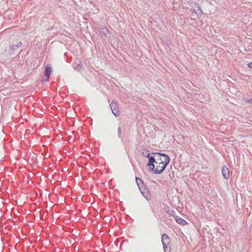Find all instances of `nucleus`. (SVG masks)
Segmentation results:
<instances>
[{
  "instance_id": "5",
  "label": "nucleus",
  "mask_w": 252,
  "mask_h": 252,
  "mask_svg": "<svg viewBox=\"0 0 252 252\" xmlns=\"http://www.w3.org/2000/svg\"><path fill=\"white\" fill-rule=\"evenodd\" d=\"M176 221L181 225L185 226L188 224V222L182 218L176 216L175 218Z\"/></svg>"
},
{
  "instance_id": "4",
  "label": "nucleus",
  "mask_w": 252,
  "mask_h": 252,
  "mask_svg": "<svg viewBox=\"0 0 252 252\" xmlns=\"http://www.w3.org/2000/svg\"><path fill=\"white\" fill-rule=\"evenodd\" d=\"M222 175L225 179H228L229 178V170L228 167L224 166L222 167L221 169Z\"/></svg>"
},
{
  "instance_id": "2",
  "label": "nucleus",
  "mask_w": 252,
  "mask_h": 252,
  "mask_svg": "<svg viewBox=\"0 0 252 252\" xmlns=\"http://www.w3.org/2000/svg\"><path fill=\"white\" fill-rule=\"evenodd\" d=\"M110 106L113 114L115 116H119L120 115V111L119 110L118 104L116 102L112 101L110 104Z\"/></svg>"
},
{
  "instance_id": "3",
  "label": "nucleus",
  "mask_w": 252,
  "mask_h": 252,
  "mask_svg": "<svg viewBox=\"0 0 252 252\" xmlns=\"http://www.w3.org/2000/svg\"><path fill=\"white\" fill-rule=\"evenodd\" d=\"M161 241L163 244V248L167 247V246L169 243V238L168 236L166 234H163L161 237Z\"/></svg>"
},
{
  "instance_id": "1",
  "label": "nucleus",
  "mask_w": 252,
  "mask_h": 252,
  "mask_svg": "<svg viewBox=\"0 0 252 252\" xmlns=\"http://www.w3.org/2000/svg\"><path fill=\"white\" fill-rule=\"evenodd\" d=\"M170 161L169 157L165 154L156 153L153 157L150 158L147 166L150 170L155 174H159L163 172Z\"/></svg>"
},
{
  "instance_id": "11",
  "label": "nucleus",
  "mask_w": 252,
  "mask_h": 252,
  "mask_svg": "<svg viewBox=\"0 0 252 252\" xmlns=\"http://www.w3.org/2000/svg\"><path fill=\"white\" fill-rule=\"evenodd\" d=\"M118 131L120 132V128H118Z\"/></svg>"
},
{
  "instance_id": "10",
  "label": "nucleus",
  "mask_w": 252,
  "mask_h": 252,
  "mask_svg": "<svg viewBox=\"0 0 252 252\" xmlns=\"http://www.w3.org/2000/svg\"><path fill=\"white\" fill-rule=\"evenodd\" d=\"M136 181L137 183H138V181H139L140 182H141V180L140 178H136Z\"/></svg>"
},
{
  "instance_id": "7",
  "label": "nucleus",
  "mask_w": 252,
  "mask_h": 252,
  "mask_svg": "<svg viewBox=\"0 0 252 252\" xmlns=\"http://www.w3.org/2000/svg\"><path fill=\"white\" fill-rule=\"evenodd\" d=\"M52 72V68L50 66L47 65L45 68V75L47 79L49 78L50 75Z\"/></svg>"
},
{
  "instance_id": "9",
  "label": "nucleus",
  "mask_w": 252,
  "mask_h": 252,
  "mask_svg": "<svg viewBox=\"0 0 252 252\" xmlns=\"http://www.w3.org/2000/svg\"><path fill=\"white\" fill-rule=\"evenodd\" d=\"M247 102L248 103H252V98L251 99H249L247 100Z\"/></svg>"
},
{
  "instance_id": "6",
  "label": "nucleus",
  "mask_w": 252,
  "mask_h": 252,
  "mask_svg": "<svg viewBox=\"0 0 252 252\" xmlns=\"http://www.w3.org/2000/svg\"><path fill=\"white\" fill-rule=\"evenodd\" d=\"M142 154L143 156L148 158L149 161H150V158L153 157L154 154H150L149 151L147 149H143L142 151Z\"/></svg>"
},
{
  "instance_id": "8",
  "label": "nucleus",
  "mask_w": 252,
  "mask_h": 252,
  "mask_svg": "<svg viewBox=\"0 0 252 252\" xmlns=\"http://www.w3.org/2000/svg\"><path fill=\"white\" fill-rule=\"evenodd\" d=\"M248 66L249 67H252V62L249 63Z\"/></svg>"
}]
</instances>
